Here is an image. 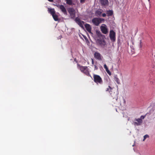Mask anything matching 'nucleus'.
I'll return each instance as SVG.
<instances>
[{"instance_id": "obj_12", "label": "nucleus", "mask_w": 155, "mask_h": 155, "mask_svg": "<svg viewBox=\"0 0 155 155\" xmlns=\"http://www.w3.org/2000/svg\"><path fill=\"white\" fill-rule=\"evenodd\" d=\"M84 26L87 31L89 33H91V25L88 24L86 23Z\"/></svg>"}, {"instance_id": "obj_27", "label": "nucleus", "mask_w": 155, "mask_h": 155, "mask_svg": "<svg viewBox=\"0 0 155 155\" xmlns=\"http://www.w3.org/2000/svg\"><path fill=\"white\" fill-rule=\"evenodd\" d=\"M48 0L51 2H52L54 1V0Z\"/></svg>"}, {"instance_id": "obj_16", "label": "nucleus", "mask_w": 155, "mask_h": 155, "mask_svg": "<svg viewBox=\"0 0 155 155\" xmlns=\"http://www.w3.org/2000/svg\"><path fill=\"white\" fill-rule=\"evenodd\" d=\"M106 14L108 16H110L112 15L113 12L112 10H109L107 11Z\"/></svg>"}, {"instance_id": "obj_17", "label": "nucleus", "mask_w": 155, "mask_h": 155, "mask_svg": "<svg viewBox=\"0 0 155 155\" xmlns=\"http://www.w3.org/2000/svg\"><path fill=\"white\" fill-rule=\"evenodd\" d=\"M112 90V88L110 86H109L107 88L106 90V91L107 92L108 91L109 92V93L111 95L112 93H110V92L111 91V90Z\"/></svg>"}, {"instance_id": "obj_2", "label": "nucleus", "mask_w": 155, "mask_h": 155, "mask_svg": "<svg viewBox=\"0 0 155 155\" xmlns=\"http://www.w3.org/2000/svg\"><path fill=\"white\" fill-rule=\"evenodd\" d=\"M94 81L97 84H102L103 81L101 77L98 75L94 74L93 75Z\"/></svg>"}, {"instance_id": "obj_19", "label": "nucleus", "mask_w": 155, "mask_h": 155, "mask_svg": "<svg viewBox=\"0 0 155 155\" xmlns=\"http://www.w3.org/2000/svg\"><path fill=\"white\" fill-rule=\"evenodd\" d=\"M104 68L105 69L106 71L109 74H110V72L107 66V65L106 64H104Z\"/></svg>"}, {"instance_id": "obj_4", "label": "nucleus", "mask_w": 155, "mask_h": 155, "mask_svg": "<svg viewBox=\"0 0 155 155\" xmlns=\"http://www.w3.org/2000/svg\"><path fill=\"white\" fill-rule=\"evenodd\" d=\"M145 117V115H142L141 116L140 118L135 119V120L137 122H134V125L135 126L140 125L142 123V120Z\"/></svg>"}, {"instance_id": "obj_3", "label": "nucleus", "mask_w": 155, "mask_h": 155, "mask_svg": "<svg viewBox=\"0 0 155 155\" xmlns=\"http://www.w3.org/2000/svg\"><path fill=\"white\" fill-rule=\"evenodd\" d=\"M104 21V20L103 18H95L92 19V21L95 25L98 26L99 24Z\"/></svg>"}, {"instance_id": "obj_29", "label": "nucleus", "mask_w": 155, "mask_h": 155, "mask_svg": "<svg viewBox=\"0 0 155 155\" xmlns=\"http://www.w3.org/2000/svg\"><path fill=\"white\" fill-rule=\"evenodd\" d=\"M148 1L149 2L150 1V0H148Z\"/></svg>"}, {"instance_id": "obj_14", "label": "nucleus", "mask_w": 155, "mask_h": 155, "mask_svg": "<svg viewBox=\"0 0 155 155\" xmlns=\"http://www.w3.org/2000/svg\"><path fill=\"white\" fill-rule=\"evenodd\" d=\"M49 12L52 16L55 14V11L54 8H50L48 9Z\"/></svg>"}, {"instance_id": "obj_9", "label": "nucleus", "mask_w": 155, "mask_h": 155, "mask_svg": "<svg viewBox=\"0 0 155 155\" xmlns=\"http://www.w3.org/2000/svg\"><path fill=\"white\" fill-rule=\"evenodd\" d=\"M104 25L105 26H101L100 27V28L103 33L106 34L108 33V29L107 28L106 26L105 25Z\"/></svg>"}, {"instance_id": "obj_11", "label": "nucleus", "mask_w": 155, "mask_h": 155, "mask_svg": "<svg viewBox=\"0 0 155 155\" xmlns=\"http://www.w3.org/2000/svg\"><path fill=\"white\" fill-rule=\"evenodd\" d=\"M94 57L95 58L99 60H102L101 54L97 52H95L94 54Z\"/></svg>"}, {"instance_id": "obj_26", "label": "nucleus", "mask_w": 155, "mask_h": 155, "mask_svg": "<svg viewBox=\"0 0 155 155\" xmlns=\"http://www.w3.org/2000/svg\"><path fill=\"white\" fill-rule=\"evenodd\" d=\"M91 60H92V64H94V60L92 58L91 59Z\"/></svg>"}, {"instance_id": "obj_25", "label": "nucleus", "mask_w": 155, "mask_h": 155, "mask_svg": "<svg viewBox=\"0 0 155 155\" xmlns=\"http://www.w3.org/2000/svg\"><path fill=\"white\" fill-rule=\"evenodd\" d=\"M94 68H95V70H97L98 69V68L97 66L96 65H94Z\"/></svg>"}, {"instance_id": "obj_6", "label": "nucleus", "mask_w": 155, "mask_h": 155, "mask_svg": "<svg viewBox=\"0 0 155 155\" xmlns=\"http://www.w3.org/2000/svg\"><path fill=\"white\" fill-rule=\"evenodd\" d=\"M116 34L113 30H110V31L109 37L111 41L112 42H114L116 40Z\"/></svg>"}, {"instance_id": "obj_20", "label": "nucleus", "mask_w": 155, "mask_h": 155, "mask_svg": "<svg viewBox=\"0 0 155 155\" xmlns=\"http://www.w3.org/2000/svg\"><path fill=\"white\" fill-rule=\"evenodd\" d=\"M66 2V3L69 5H72L73 4L72 0H65Z\"/></svg>"}, {"instance_id": "obj_28", "label": "nucleus", "mask_w": 155, "mask_h": 155, "mask_svg": "<svg viewBox=\"0 0 155 155\" xmlns=\"http://www.w3.org/2000/svg\"><path fill=\"white\" fill-rule=\"evenodd\" d=\"M98 13L100 15L101 14V12L100 11H98Z\"/></svg>"}, {"instance_id": "obj_1", "label": "nucleus", "mask_w": 155, "mask_h": 155, "mask_svg": "<svg viewBox=\"0 0 155 155\" xmlns=\"http://www.w3.org/2000/svg\"><path fill=\"white\" fill-rule=\"evenodd\" d=\"M78 68L81 71L88 76L92 77L90 74L89 69L87 66H83L79 64H77Z\"/></svg>"}, {"instance_id": "obj_21", "label": "nucleus", "mask_w": 155, "mask_h": 155, "mask_svg": "<svg viewBox=\"0 0 155 155\" xmlns=\"http://www.w3.org/2000/svg\"><path fill=\"white\" fill-rule=\"evenodd\" d=\"M96 34L99 38L103 37V35H102L101 32L100 31H96Z\"/></svg>"}, {"instance_id": "obj_13", "label": "nucleus", "mask_w": 155, "mask_h": 155, "mask_svg": "<svg viewBox=\"0 0 155 155\" xmlns=\"http://www.w3.org/2000/svg\"><path fill=\"white\" fill-rule=\"evenodd\" d=\"M99 1L102 5L106 6L108 5V0H99Z\"/></svg>"}, {"instance_id": "obj_7", "label": "nucleus", "mask_w": 155, "mask_h": 155, "mask_svg": "<svg viewBox=\"0 0 155 155\" xmlns=\"http://www.w3.org/2000/svg\"><path fill=\"white\" fill-rule=\"evenodd\" d=\"M75 21L78 24L79 26L81 27V28H83L84 26L83 25L84 24V21H81L78 17H77L75 19Z\"/></svg>"}, {"instance_id": "obj_15", "label": "nucleus", "mask_w": 155, "mask_h": 155, "mask_svg": "<svg viewBox=\"0 0 155 155\" xmlns=\"http://www.w3.org/2000/svg\"><path fill=\"white\" fill-rule=\"evenodd\" d=\"M114 80L117 82V84H120V82L119 79L117 78V75H114Z\"/></svg>"}, {"instance_id": "obj_10", "label": "nucleus", "mask_w": 155, "mask_h": 155, "mask_svg": "<svg viewBox=\"0 0 155 155\" xmlns=\"http://www.w3.org/2000/svg\"><path fill=\"white\" fill-rule=\"evenodd\" d=\"M57 7L59 8L61 11L65 15H67V12L66 10L64 5H57Z\"/></svg>"}, {"instance_id": "obj_8", "label": "nucleus", "mask_w": 155, "mask_h": 155, "mask_svg": "<svg viewBox=\"0 0 155 155\" xmlns=\"http://www.w3.org/2000/svg\"><path fill=\"white\" fill-rule=\"evenodd\" d=\"M97 43L102 47H104L106 45V42L103 39H97Z\"/></svg>"}, {"instance_id": "obj_18", "label": "nucleus", "mask_w": 155, "mask_h": 155, "mask_svg": "<svg viewBox=\"0 0 155 155\" xmlns=\"http://www.w3.org/2000/svg\"><path fill=\"white\" fill-rule=\"evenodd\" d=\"M52 16L54 21H57L58 20V16L56 14H54Z\"/></svg>"}, {"instance_id": "obj_24", "label": "nucleus", "mask_w": 155, "mask_h": 155, "mask_svg": "<svg viewBox=\"0 0 155 155\" xmlns=\"http://www.w3.org/2000/svg\"><path fill=\"white\" fill-rule=\"evenodd\" d=\"M102 15L103 17H105L106 16V15L105 13H104L102 14Z\"/></svg>"}, {"instance_id": "obj_5", "label": "nucleus", "mask_w": 155, "mask_h": 155, "mask_svg": "<svg viewBox=\"0 0 155 155\" xmlns=\"http://www.w3.org/2000/svg\"><path fill=\"white\" fill-rule=\"evenodd\" d=\"M68 12L70 14L71 18L72 19H74L75 17V10L72 8H70L68 10Z\"/></svg>"}, {"instance_id": "obj_23", "label": "nucleus", "mask_w": 155, "mask_h": 155, "mask_svg": "<svg viewBox=\"0 0 155 155\" xmlns=\"http://www.w3.org/2000/svg\"><path fill=\"white\" fill-rule=\"evenodd\" d=\"M85 0H80V2L83 3L85 2Z\"/></svg>"}, {"instance_id": "obj_22", "label": "nucleus", "mask_w": 155, "mask_h": 155, "mask_svg": "<svg viewBox=\"0 0 155 155\" xmlns=\"http://www.w3.org/2000/svg\"><path fill=\"white\" fill-rule=\"evenodd\" d=\"M149 137V136L148 135L146 134V135H145L143 137V141H144L147 138H148Z\"/></svg>"}]
</instances>
